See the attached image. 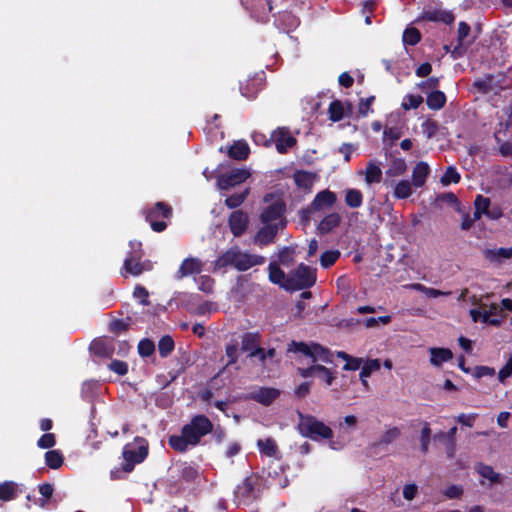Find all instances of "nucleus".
I'll return each instance as SVG.
<instances>
[{
    "label": "nucleus",
    "instance_id": "38",
    "mask_svg": "<svg viewBox=\"0 0 512 512\" xmlns=\"http://www.w3.org/2000/svg\"><path fill=\"white\" fill-rule=\"evenodd\" d=\"M401 435V431L397 427H390L386 429L379 439L380 445H388L396 441Z\"/></svg>",
    "mask_w": 512,
    "mask_h": 512
},
{
    "label": "nucleus",
    "instance_id": "52",
    "mask_svg": "<svg viewBox=\"0 0 512 512\" xmlns=\"http://www.w3.org/2000/svg\"><path fill=\"white\" fill-rule=\"evenodd\" d=\"M155 350L154 343L149 339H143L138 344V352L141 356H150Z\"/></svg>",
    "mask_w": 512,
    "mask_h": 512
},
{
    "label": "nucleus",
    "instance_id": "29",
    "mask_svg": "<svg viewBox=\"0 0 512 512\" xmlns=\"http://www.w3.org/2000/svg\"><path fill=\"white\" fill-rule=\"evenodd\" d=\"M427 106L432 110L441 109L446 103V96L440 90L431 91L426 99Z\"/></svg>",
    "mask_w": 512,
    "mask_h": 512
},
{
    "label": "nucleus",
    "instance_id": "31",
    "mask_svg": "<svg viewBox=\"0 0 512 512\" xmlns=\"http://www.w3.org/2000/svg\"><path fill=\"white\" fill-rule=\"evenodd\" d=\"M474 205H475V212H474L475 218L480 219V217L483 214H486L489 217H494V215L490 214V212L488 211V208L490 206L489 198L484 197L482 195H477V197L474 201Z\"/></svg>",
    "mask_w": 512,
    "mask_h": 512
},
{
    "label": "nucleus",
    "instance_id": "18",
    "mask_svg": "<svg viewBox=\"0 0 512 512\" xmlns=\"http://www.w3.org/2000/svg\"><path fill=\"white\" fill-rule=\"evenodd\" d=\"M496 306L490 308L481 307L480 309H471L470 316L474 322L481 321L482 323L499 325L500 321L495 317Z\"/></svg>",
    "mask_w": 512,
    "mask_h": 512
},
{
    "label": "nucleus",
    "instance_id": "1",
    "mask_svg": "<svg viewBox=\"0 0 512 512\" xmlns=\"http://www.w3.org/2000/svg\"><path fill=\"white\" fill-rule=\"evenodd\" d=\"M289 352L301 353L311 359L313 363L310 367L299 368L298 372L303 378L312 376L318 377L327 386H330L335 380V373L323 365L317 364L318 362L332 363L333 355L325 347L317 343H304L292 341L288 346Z\"/></svg>",
    "mask_w": 512,
    "mask_h": 512
},
{
    "label": "nucleus",
    "instance_id": "37",
    "mask_svg": "<svg viewBox=\"0 0 512 512\" xmlns=\"http://www.w3.org/2000/svg\"><path fill=\"white\" fill-rule=\"evenodd\" d=\"M344 115H345L344 104L339 100L332 101L329 106L330 119L334 122H337V121L342 120Z\"/></svg>",
    "mask_w": 512,
    "mask_h": 512
},
{
    "label": "nucleus",
    "instance_id": "57",
    "mask_svg": "<svg viewBox=\"0 0 512 512\" xmlns=\"http://www.w3.org/2000/svg\"><path fill=\"white\" fill-rule=\"evenodd\" d=\"M402 494L406 500L412 501L418 494V486L414 483L406 484L403 487Z\"/></svg>",
    "mask_w": 512,
    "mask_h": 512
},
{
    "label": "nucleus",
    "instance_id": "3",
    "mask_svg": "<svg viewBox=\"0 0 512 512\" xmlns=\"http://www.w3.org/2000/svg\"><path fill=\"white\" fill-rule=\"evenodd\" d=\"M265 258L260 255L242 252L237 248H232L221 255L215 262L216 268H223L228 265L234 266L240 271H245L251 267L261 265Z\"/></svg>",
    "mask_w": 512,
    "mask_h": 512
},
{
    "label": "nucleus",
    "instance_id": "12",
    "mask_svg": "<svg viewBox=\"0 0 512 512\" xmlns=\"http://www.w3.org/2000/svg\"><path fill=\"white\" fill-rule=\"evenodd\" d=\"M270 140L274 142L279 153L287 152V150L293 147L296 143V139L285 128L276 129L272 133Z\"/></svg>",
    "mask_w": 512,
    "mask_h": 512
},
{
    "label": "nucleus",
    "instance_id": "21",
    "mask_svg": "<svg viewBox=\"0 0 512 512\" xmlns=\"http://www.w3.org/2000/svg\"><path fill=\"white\" fill-rule=\"evenodd\" d=\"M475 471L481 476V485H485L484 480H487L490 485L499 484L502 482V476L496 472L492 466L483 463H477L475 465Z\"/></svg>",
    "mask_w": 512,
    "mask_h": 512
},
{
    "label": "nucleus",
    "instance_id": "45",
    "mask_svg": "<svg viewBox=\"0 0 512 512\" xmlns=\"http://www.w3.org/2000/svg\"><path fill=\"white\" fill-rule=\"evenodd\" d=\"M428 18L430 20L441 21L446 24H451L455 19L454 15L451 12L444 11V10H436V11L430 12L428 14Z\"/></svg>",
    "mask_w": 512,
    "mask_h": 512
},
{
    "label": "nucleus",
    "instance_id": "25",
    "mask_svg": "<svg viewBox=\"0 0 512 512\" xmlns=\"http://www.w3.org/2000/svg\"><path fill=\"white\" fill-rule=\"evenodd\" d=\"M249 146L245 141H236L228 149V155L236 160H244L248 157Z\"/></svg>",
    "mask_w": 512,
    "mask_h": 512
},
{
    "label": "nucleus",
    "instance_id": "54",
    "mask_svg": "<svg viewBox=\"0 0 512 512\" xmlns=\"http://www.w3.org/2000/svg\"><path fill=\"white\" fill-rule=\"evenodd\" d=\"M511 375H512V355H510L506 364L498 372V380L500 383H505L506 379H508Z\"/></svg>",
    "mask_w": 512,
    "mask_h": 512
},
{
    "label": "nucleus",
    "instance_id": "49",
    "mask_svg": "<svg viewBox=\"0 0 512 512\" xmlns=\"http://www.w3.org/2000/svg\"><path fill=\"white\" fill-rule=\"evenodd\" d=\"M460 180V175L452 166L448 167L444 175L441 177V183L445 186L451 183H457Z\"/></svg>",
    "mask_w": 512,
    "mask_h": 512
},
{
    "label": "nucleus",
    "instance_id": "46",
    "mask_svg": "<svg viewBox=\"0 0 512 512\" xmlns=\"http://www.w3.org/2000/svg\"><path fill=\"white\" fill-rule=\"evenodd\" d=\"M339 256L340 252L338 250L325 251L320 257V263L322 267L328 268L336 262Z\"/></svg>",
    "mask_w": 512,
    "mask_h": 512
},
{
    "label": "nucleus",
    "instance_id": "61",
    "mask_svg": "<svg viewBox=\"0 0 512 512\" xmlns=\"http://www.w3.org/2000/svg\"><path fill=\"white\" fill-rule=\"evenodd\" d=\"M110 370L113 372L119 374V375H125L128 371V366L123 361L114 360L109 364Z\"/></svg>",
    "mask_w": 512,
    "mask_h": 512
},
{
    "label": "nucleus",
    "instance_id": "14",
    "mask_svg": "<svg viewBox=\"0 0 512 512\" xmlns=\"http://www.w3.org/2000/svg\"><path fill=\"white\" fill-rule=\"evenodd\" d=\"M384 185L392 189L393 197L398 200L409 198L413 194V188H415L407 179L399 180L397 182L385 179Z\"/></svg>",
    "mask_w": 512,
    "mask_h": 512
},
{
    "label": "nucleus",
    "instance_id": "30",
    "mask_svg": "<svg viewBox=\"0 0 512 512\" xmlns=\"http://www.w3.org/2000/svg\"><path fill=\"white\" fill-rule=\"evenodd\" d=\"M316 180V175L311 172L298 171L294 174V181L298 187L310 189Z\"/></svg>",
    "mask_w": 512,
    "mask_h": 512
},
{
    "label": "nucleus",
    "instance_id": "22",
    "mask_svg": "<svg viewBox=\"0 0 512 512\" xmlns=\"http://www.w3.org/2000/svg\"><path fill=\"white\" fill-rule=\"evenodd\" d=\"M428 351L430 354L429 362L434 367H441L442 364L453 358V353L448 348L431 347Z\"/></svg>",
    "mask_w": 512,
    "mask_h": 512
},
{
    "label": "nucleus",
    "instance_id": "34",
    "mask_svg": "<svg viewBox=\"0 0 512 512\" xmlns=\"http://www.w3.org/2000/svg\"><path fill=\"white\" fill-rule=\"evenodd\" d=\"M63 455L58 450H49L45 453V462L51 469H58L63 464Z\"/></svg>",
    "mask_w": 512,
    "mask_h": 512
},
{
    "label": "nucleus",
    "instance_id": "16",
    "mask_svg": "<svg viewBox=\"0 0 512 512\" xmlns=\"http://www.w3.org/2000/svg\"><path fill=\"white\" fill-rule=\"evenodd\" d=\"M357 174L364 177V181L368 186L380 183L383 176L382 169L375 160L369 161L365 169L358 171Z\"/></svg>",
    "mask_w": 512,
    "mask_h": 512
},
{
    "label": "nucleus",
    "instance_id": "62",
    "mask_svg": "<svg viewBox=\"0 0 512 512\" xmlns=\"http://www.w3.org/2000/svg\"><path fill=\"white\" fill-rule=\"evenodd\" d=\"M362 364H363L362 358H356V357L351 356L348 359V361L345 363V365L343 366V369L347 370V371H355V370L360 369Z\"/></svg>",
    "mask_w": 512,
    "mask_h": 512
},
{
    "label": "nucleus",
    "instance_id": "13",
    "mask_svg": "<svg viewBox=\"0 0 512 512\" xmlns=\"http://www.w3.org/2000/svg\"><path fill=\"white\" fill-rule=\"evenodd\" d=\"M203 262L196 257H188L182 261L178 270L175 273V279L180 280L182 278L199 274L202 271Z\"/></svg>",
    "mask_w": 512,
    "mask_h": 512
},
{
    "label": "nucleus",
    "instance_id": "11",
    "mask_svg": "<svg viewBox=\"0 0 512 512\" xmlns=\"http://www.w3.org/2000/svg\"><path fill=\"white\" fill-rule=\"evenodd\" d=\"M336 199V194L334 192L323 190L315 196L314 200L306 211L308 213H314L330 208L335 204Z\"/></svg>",
    "mask_w": 512,
    "mask_h": 512
},
{
    "label": "nucleus",
    "instance_id": "43",
    "mask_svg": "<svg viewBox=\"0 0 512 512\" xmlns=\"http://www.w3.org/2000/svg\"><path fill=\"white\" fill-rule=\"evenodd\" d=\"M276 355V351L274 348H270L267 351L263 348L255 349L251 353H249L250 357H257L264 365L268 360L274 359Z\"/></svg>",
    "mask_w": 512,
    "mask_h": 512
},
{
    "label": "nucleus",
    "instance_id": "44",
    "mask_svg": "<svg viewBox=\"0 0 512 512\" xmlns=\"http://www.w3.org/2000/svg\"><path fill=\"white\" fill-rule=\"evenodd\" d=\"M174 349V341L170 336H163L158 342L161 357H167Z\"/></svg>",
    "mask_w": 512,
    "mask_h": 512
},
{
    "label": "nucleus",
    "instance_id": "53",
    "mask_svg": "<svg viewBox=\"0 0 512 512\" xmlns=\"http://www.w3.org/2000/svg\"><path fill=\"white\" fill-rule=\"evenodd\" d=\"M55 443V435L53 433H46L37 441V446L41 449H49L52 448Z\"/></svg>",
    "mask_w": 512,
    "mask_h": 512
},
{
    "label": "nucleus",
    "instance_id": "50",
    "mask_svg": "<svg viewBox=\"0 0 512 512\" xmlns=\"http://www.w3.org/2000/svg\"><path fill=\"white\" fill-rule=\"evenodd\" d=\"M439 84V80L436 77H431L425 81H422L416 85L418 89H420L423 93L429 94L431 91L435 90Z\"/></svg>",
    "mask_w": 512,
    "mask_h": 512
},
{
    "label": "nucleus",
    "instance_id": "8",
    "mask_svg": "<svg viewBox=\"0 0 512 512\" xmlns=\"http://www.w3.org/2000/svg\"><path fill=\"white\" fill-rule=\"evenodd\" d=\"M147 443L142 438H136L134 443L127 444L123 449L125 464L123 469L126 472L132 471L134 465L142 462L147 456Z\"/></svg>",
    "mask_w": 512,
    "mask_h": 512
},
{
    "label": "nucleus",
    "instance_id": "35",
    "mask_svg": "<svg viewBox=\"0 0 512 512\" xmlns=\"http://www.w3.org/2000/svg\"><path fill=\"white\" fill-rule=\"evenodd\" d=\"M257 446L263 455L272 457L275 456L277 453L276 442L271 438L258 440Z\"/></svg>",
    "mask_w": 512,
    "mask_h": 512
},
{
    "label": "nucleus",
    "instance_id": "4",
    "mask_svg": "<svg viewBox=\"0 0 512 512\" xmlns=\"http://www.w3.org/2000/svg\"><path fill=\"white\" fill-rule=\"evenodd\" d=\"M298 429L302 436L316 441L329 439L333 436V432L330 427L310 415H300Z\"/></svg>",
    "mask_w": 512,
    "mask_h": 512
},
{
    "label": "nucleus",
    "instance_id": "27",
    "mask_svg": "<svg viewBox=\"0 0 512 512\" xmlns=\"http://www.w3.org/2000/svg\"><path fill=\"white\" fill-rule=\"evenodd\" d=\"M341 216L338 213H330L322 219L318 225V230L325 234L330 232L332 229L340 224Z\"/></svg>",
    "mask_w": 512,
    "mask_h": 512
},
{
    "label": "nucleus",
    "instance_id": "19",
    "mask_svg": "<svg viewBox=\"0 0 512 512\" xmlns=\"http://www.w3.org/2000/svg\"><path fill=\"white\" fill-rule=\"evenodd\" d=\"M248 216L241 210L234 211L229 217V227L236 237L241 236L247 229Z\"/></svg>",
    "mask_w": 512,
    "mask_h": 512
},
{
    "label": "nucleus",
    "instance_id": "59",
    "mask_svg": "<svg viewBox=\"0 0 512 512\" xmlns=\"http://www.w3.org/2000/svg\"><path fill=\"white\" fill-rule=\"evenodd\" d=\"M495 373V369L488 366H476L474 369V376L478 379L486 376H494Z\"/></svg>",
    "mask_w": 512,
    "mask_h": 512
},
{
    "label": "nucleus",
    "instance_id": "48",
    "mask_svg": "<svg viewBox=\"0 0 512 512\" xmlns=\"http://www.w3.org/2000/svg\"><path fill=\"white\" fill-rule=\"evenodd\" d=\"M248 194L249 189H246L244 192L239 194H233L225 200V203L229 208H236L245 201Z\"/></svg>",
    "mask_w": 512,
    "mask_h": 512
},
{
    "label": "nucleus",
    "instance_id": "64",
    "mask_svg": "<svg viewBox=\"0 0 512 512\" xmlns=\"http://www.w3.org/2000/svg\"><path fill=\"white\" fill-rule=\"evenodd\" d=\"M476 417H477V414H475V413H471V414L462 413L457 417V420H458V422H460L461 424H463L465 426L472 427Z\"/></svg>",
    "mask_w": 512,
    "mask_h": 512
},
{
    "label": "nucleus",
    "instance_id": "33",
    "mask_svg": "<svg viewBox=\"0 0 512 512\" xmlns=\"http://www.w3.org/2000/svg\"><path fill=\"white\" fill-rule=\"evenodd\" d=\"M111 344L112 342L110 340L98 339L94 340L90 347L95 354L100 356H108L112 352Z\"/></svg>",
    "mask_w": 512,
    "mask_h": 512
},
{
    "label": "nucleus",
    "instance_id": "40",
    "mask_svg": "<svg viewBox=\"0 0 512 512\" xmlns=\"http://www.w3.org/2000/svg\"><path fill=\"white\" fill-rule=\"evenodd\" d=\"M423 103V97L420 95L407 94L401 103L404 110L417 109Z\"/></svg>",
    "mask_w": 512,
    "mask_h": 512
},
{
    "label": "nucleus",
    "instance_id": "5",
    "mask_svg": "<svg viewBox=\"0 0 512 512\" xmlns=\"http://www.w3.org/2000/svg\"><path fill=\"white\" fill-rule=\"evenodd\" d=\"M316 282V270L301 263L298 267L288 273L286 290H301L312 287Z\"/></svg>",
    "mask_w": 512,
    "mask_h": 512
},
{
    "label": "nucleus",
    "instance_id": "42",
    "mask_svg": "<svg viewBox=\"0 0 512 512\" xmlns=\"http://www.w3.org/2000/svg\"><path fill=\"white\" fill-rule=\"evenodd\" d=\"M16 497L15 483L4 482L0 484V500L10 501Z\"/></svg>",
    "mask_w": 512,
    "mask_h": 512
},
{
    "label": "nucleus",
    "instance_id": "9",
    "mask_svg": "<svg viewBox=\"0 0 512 512\" xmlns=\"http://www.w3.org/2000/svg\"><path fill=\"white\" fill-rule=\"evenodd\" d=\"M171 217V209L162 202H158L155 206L148 210L146 219L150 223L151 228L155 232H162L166 229V219Z\"/></svg>",
    "mask_w": 512,
    "mask_h": 512
},
{
    "label": "nucleus",
    "instance_id": "32",
    "mask_svg": "<svg viewBox=\"0 0 512 512\" xmlns=\"http://www.w3.org/2000/svg\"><path fill=\"white\" fill-rule=\"evenodd\" d=\"M345 203L350 208H359L363 203V195L360 190L347 189L345 191Z\"/></svg>",
    "mask_w": 512,
    "mask_h": 512
},
{
    "label": "nucleus",
    "instance_id": "36",
    "mask_svg": "<svg viewBox=\"0 0 512 512\" xmlns=\"http://www.w3.org/2000/svg\"><path fill=\"white\" fill-rule=\"evenodd\" d=\"M258 343H259L258 334L246 333L242 336L241 349L243 351H249L251 353L253 350L259 349Z\"/></svg>",
    "mask_w": 512,
    "mask_h": 512
},
{
    "label": "nucleus",
    "instance_id": "47",
    "mask_svg": "<svg viewBox=\"0 0 512 512\" xmlns=\"http://www.w3.org/2000/svg\"><path fill=\"white\" fill-rule=\"evenodd\" d=\"M421 39L420 32L416 28H407L403 33V42L407 45H415Z\"/></svg>",
    "mask_w": 512,
    "mask_h": 512
},
{
    "label": "nucleus",
    "instance_id": "56",
    "mask_svg": "<svg viewBox=\"0 0 512 512\" xmlns=\"http://www.w3.org/2000/svg\"><path fill=\"white\" fill-rule=\"evenodd\" d=\"M213 286H214V281L209 276L204 275V276H201L198 278L199 290H201L205 293H210L213 290Z\"/></svg>",
    "mask_w": 512,
    "mask_h": 512
},
{
    "label": "nucleus",
    "instance_id": "28",
    "mask_svg": "<svg viewBox=\"0 0 512 512\" xmlns=\"http://www.w3.org/2000/svg\"><path fill=\"white\" fill-rule=\"evenodd\" d=\"M253 483L250 478H246L236 489V496L240 498L244 503L249 502L253 497Z\"/></svg>",
    "mask_w": 512,
    "mask_h": 512
},
{
    "label": "nucleus",
    "instance_id": "63",
    "mask_svg": "<svg viewBox=\"0 0 512 512\" xmlns=\"http://www.w3.org/2000/svg\"><path fill=\"white\" fill-rule=\"evenodd\" d=\"M226 356L229 358L227 365L234 364L238 358V347L236 344L226 346Z\"/></svg>",
    "mask_w": 512,
    "mask_h": 512
},
{
    "label": "nucleus",
    "instance_id": "55",
    "mask_svg": "<svg viewBox=\"0 0 512 512\" xmlns=\"http://www.w3.org/2000/svg\"><path fill=\"white\" fill-rule=\"evenodd\" d=\"M374 99V96H370L360 100L358 112L362 117H366L371 112V105Z\"/></svg>",
    "mask_w": 512,
    "mask_h": 512
},
{
    "label": "nucleus",
    "instance_id": "24",
    "mask_svg": "<svg viewBox=\"0 0 512 512\" xmlns=\"http://www.w3.org/2000/svg\"><path fill=\"white\" fill-rule=\"evenodd\" d=\"M269 279L272 283L279 285L286 290V284L288 283V274L280 269L278 264L271 263L268 267Z\"/></svg>",
    "mask_w": 512,
    "mask_h": 512
},
{
    "label": "nucleus",
    "instance_id": "2",
    "mask_svg": "<svg viewBox=\"0 0 512 512\" xmlns=\"http://www.w3.org/2000/svg\"><path fill=\"white\" fill-rule=\"evenodd\" d=\"M213 429V424L204 415L193 417L190 423L183 426L180 435L169 437V445L178 452H184L189 447L196 446L201 438Z\"/></svg>",
    "mask_w": 512,
    "mask_h": 512
},
{
    "label": "nucleus",
    "instance_id": "20",
    "mask_svg": "<svg viewBox=\"0 0 512 512\" xmlns=\"http://www.w3.org/2000/svg\"><path fill=\"white\" fill-rule=\"evenodd\" d=\"M280 395V391L271 387H259L249 394V397L263 405H270Z\"/></svg>",
    "mask_w": 512,
    "mask_h": 512
},
{
    "label": "nucleus",
    "instance_id": "23",
    "mask_svg": "<svg viewBox=\"0 0 512 512\" xmlns=\"http://www.w3.org/2000/svg\"><path fill=\"white\" fill-rule=\"evenodd\" d=\"M430 172V167L426 162H419L416 164V166L413 168L412 171V184L415 188L422 187L425 182L426 178Z\"/></svg>",
    "mask_w": 512,
    "mask_h": 512
},
{
    "label": "nucleus",
    "instance_id": "51",
    "mask_svg": "<svg viewBox=\"0 0 512 512\" xmlns=\"http://www.w3.org/2000/svg\"><path fill=\"white\" fill-rule=\"evenodd\" d=\"M430 437H431V429L429 427V424L425 423L421 430V437H420L421 450L423 453L428 452Z\"/></svg>",
    "mask_w": 512,
    "mask_h": 512
},
{
    "label": "nucleus",
    "instance_id": "58",
    "mask_svg": "<svg viewBox=\"0 0 512 512\" xmlns=\"http://www.w3.org/2000/svg\"><path fill=\"white\" fill-rule=\"evenodd\" d=\"M443 493L449 499H456L462 496L463 488L460 485H451Z\"/></svg>",
    "mask_w": 512,
    "mask_h": 512
},
{
    "label": "nucleus",
    "instance_id": "6",
    "mask_svg": "<svg viewBox=\"0 0 512 512\" xmlns=\"http://www.w3.org/2000/svg\"><path fill=\"white\" fill-rule=\"evenodd\" d=\"M141 246L142 244L139 241H130V251L123 264V270L125 273H128L132 276H139L142 272L152 269V265L149 261H141Z\"/></svg>",
    "mask_w": 512,
    "mask_h": 512
},
{
    "label": "nucleus",
    "instance_id": "10",
    "mask_svg": "<svg viewBox=\"0 0 512 512\" xmlns=\"http://www.w3.org/2000/svg\"><path fill=\"white\" fill-rule=\"evenodd\" d=\"M250 176L249 169L236 168L220 175L217 179V185L221 190H228L245 182Z\"/></svg>",
    "mask_w": 512,
    "mask_h": 512
},
{
    "label": "nucleus",
    "instance_id": "7",
    "mask_svg": "<svg viewBox=\"0 0 512 512\" xmlns=\"http://www.w3.org/2000/svg\"><path fill=\"white\" fill-rule=\"evenodd\" d=\"M264 202L266 203L263 212L261 213V222L262 224H279L280 226H285V221L283 220V212L285 206L279 197L274 195H267L264 198Z\"/></svg>",
    "mask_w": 512,
    "mask_h": 512
},
{
    "label": "nucleus",
    "instance_id": "15",
    "mask_svg": "<svg viewBox=\"0 0 512 512\" xmlns=\"http://www.w3.org/2000/svg\"><path fill=\"white\" fill-rule=\"evenodd\" d=\"M284 227L279 224H263L254 237V242L260 247L274 242L275 236L280 229Z\"/></svg>",
    "mask_w": 512,
    "mask_h": 512
},
{
    "label": "nucleus",
    "instance_id": "60",
    "mask_svg": "<svg viewBox=\"0 0 512 512\" xmlns=\"http://www.w3.org/2000/svg\"><path fill=\"white\" fill-rule=\"evenodd\" d=\"M469 32H470L469 25L466 24L465 22H460L458 25V31H457L459 46H462L464 44L465 39L469 35Z\"/></svg>",
    "mask_w": 512,
    "mask_h": 512
},
{
    "label": "nucleus",
    "instance_id": "17",
    "mask_svg": "<svg viewBox=\"0 0 512 512\" xmlns=\"http://www.w3.org/2000/svg\"><path fill=\"white\" fill-rule=\"evenodd\" d=\"M484 258L493 265H501L512 259V247L489 248L483 251Z\"/></svg>",
    "mask_w": 512,
    "mask_h": 512
},
{
    "label": "nucleus",
    "instance_id": "41",
    "mask_svg": "<svg viewBox=\"0 0 512 512\" xmlns=\"http://www.w3.org/2000/svg\"><path fill=\"white\" fill-rule=\"evenodd\" d=\"M295 253L294 247H284L278 254L279 263L286 267L290 266L294 262Z\"/></svg>",
    "mask_w": 512,
    "mask_h": 512
},
{
    "label": "nucleus",
    "instance_id": "39",
    "mask_svg": "<svg viewBox=\"0 0 512 512\" xmlns=\"http://www.w3.org/2000/svg\"><path fill=\"white\" fill-rule=\"evenodd\" d=\"M381 367V363L378 359H370L363 361L360 371V377H370L372 373L378 371Z\"/></svg>",
    "mask_w": 512,
    "mask_h": 512
},
{
    "label": "nucleus",
    "instance_id": "26",
    "mask_svg": "<svg viewBox=\"0 0 512 512\" xmlns=\"http://www.w3.org/2000/svg\"><path fill=\"white\" fill-rule=\"evenodd\" d=\"M407 171V164L404 159L396 158L392 160L389 164V167L386 170V176L388 178H395L402 176Z\"/></svg>",
    "mask_w": 512,
    "mask_h": 512
}]
</instances>
